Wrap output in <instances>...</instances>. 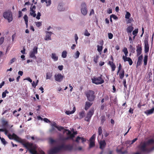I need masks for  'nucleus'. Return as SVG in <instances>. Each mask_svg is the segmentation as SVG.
<instances>
[{
  "mask_svg": "<svg viewBox=\"0 0 154 154\" xmlns=\"http://www.w3.org/2000/svg\"><path fill=\"white\" fill-rule=\"evenodd\" d=\"M73 146L70 144H64L51 149L48 152V154H56L65 151H70L72 150Z\"/></svg>",
  "mask_w": 154,
  "mask_h": 154,
  "instance_id": "obj_1",
  "label": "nucleus"
},
{
  "mask_svg": "<svg viewBox=\"0 0 154 154\" xmlns=\"http://www.w3.org/2000/svg\"><path fill=\"white\" fill-rule=\"evenodd\" d=\"M154 143V140L152 139H150L146 141L143 142V143L140 146V149L143 151L150 152L154 149V147H150L148 146Z\"/></svg>",
  "mask_w": 154,
  "mask_h": 154,
  "instance_id": "obj_2",
  "label": "nucleus"
},
{
  "mask_svg": "<svg viewBox=\"0 0 154 154\" xmlns=\"http://www.w3.org/2000/svg\"><path fill=\"white\" fill-rule=\"evenodd\" d=\"M22 144L28 149L32 154H38L36 150V147L33 145L32 143L28 142H26V140L25 139Z\"/></svg>",
  "mask_w": 154,
  "mask_h": 154,
  "instance_id": "obj_3",
  "label": "nucleus"
},
{
  "mask_svg": "<svg viewBox=\"0 0 154 154\" xmlns=\"http://www.w3.org/2000/svg\"><path fill=\"white\" fill-rule=\"evenodd\" d=\"M94 93L93 91L91 90H88L85 93V94L88 100L92 102L94 100L95 98Z\"/></svg>",
  "mask_w": 154,
  "mask_h": 154,
  "instance_id": "obj_4",
  "label": "nucleus"
},
{
  "mask_svg": "<svg viewBox=\"0 0 154 154\" xmlns=\"http://www.w3.org/2000/svg\"><path fill=\"white\" fill-rule=\"evenodd\" d=\"M8 136L10 139H14L15 141L20 143L21 144L25 140L24 139H22L14 133L12 134V135L9 134L8 135Z\"/></svg>",
  "mask_w": 154,
  "mask_h": 154,
  "instance_id": "obj_5",
  "label": "nucleus"
},
{
  "mask_svg": "<svg viewBox=\"0 0 154 154\" xmlns=\"http://www.w3.org/2000/svg\"><path fill=\"white\" fill-rule=\"evenodd\" d=\"M3 17L8 20L9 23L12 21L13 20L12 14L10 11H8L4 12L3 14Z\"/></svg>",
  "mask_w": 154,
  "mask_h": 154,
  "instance_id": "obj_6",
  "label": "nucleus"
},
{
  "mask_svg": "<svg viewBox=\"0 0 154 154\" xmlns=\"http://www.w3.org/2000/svg\"><path fill=\"white\" fill-rule=\"evenodd\" d=\"M102 75H101L100 77L97 78H94L92 79V82L93 83L97 85L101 84L104 83V81L102 79Z\"/></svg>",
  "mask_w": 154,
  "mask_h": 154,
  "instance_id": "obj_7",
  "label": "nucleus"
},
{
  "mask_svg": "<svg viewBox=\"0 0 154 154\" xmlns=\"http://www.w3.org/2000/svg\"><path fill=\"white\" fill-rule=\"evenodd\" d=\"M94 108L91 109L89 112H88L86 116L85 119V120L88 122L89 121L92 116L94 114Z\"/></svg>",
  "mask_w": 154,
  "mask_h": 154,
  "instance_id": "obj_8",
  "label": "nucleus"
},
{
  "mask_svg": "<svg viewBox=\"0 0 154 154\" xmlns=\"http://www.w3.org/2000/svg\"><path fill=\"white\" fill-rule=\"evenodd\" d=\"M55 80L58 82H60L63 81L64 78L63 75H62L60 73L56 74L54 76Z\"/></svg>",
  "mask_w": 154,
  "mask_h": 154,
  "instance_id": "obj_9",
  "label": "nucleus"
},
{
  "mask_svg": "<svg viewBox=\"0 0 154 154\" xmlns=\"http://www.w3.org/2000/svg\"><path fill=\"white\" fill-rule=\"evenodd\" d=\"M82 8L81 11L84 15H86L87 13L86 5L85 3H83L81 4Z\"/></svg>",
  "mask_w": 154,
  "mask_h": 154,
  "instance_id": "obj_10",
  "label": "nucleus"
},
{
  "mask_svg": "<svg viewBox=\"0 0 154 154\" xmlns=\"http://www.w3.org/2000/svg\"><path fill=\"white\" fill-rule=\"evenodd\" d=\"M38 48L37 47H35L32 51H31L30 52L29 57L31 58L35 56V54H37Z\"/></svg>",
  "mask_w": 154,
  "mask_h": 154,
  "instance_id": "obj_11",
  "label": "nucleus"
},
{
  "mask_svg": "<svg viewBox=\"0 0 154 154\" xmlns=\"http://www.w3.org/2000/svg\"><path fill=\"white\" fill-rule=\"evenodd\" d=\"M122 58L125 62L128 61L129 64L130 65H132L133 63V61L131 59L130 57H127L126 56H125L123 55L122 57Z\"/></svg>",
  "mask_w": 154,
  "mask_h": 154,
  "instance_id": "obj_12",
  "label": "nucleus"
},
{
  "mask_svg": "<svg viewBox=\"0 0 154 154\" xmlns=\"http://www.w3.org/2000/svg\"><path fill=\"white\" fill-rule=\"evenodd\" d=\"M144 51L146 53L148 52L149 51V45L148 42L147 40H144Z\"/></svg>",
  "mask_w": 154,
  "mask_h": 154,
  "instance_id": "obj_13",
  "label": "nucleus"
},
{
  "mask_svg": "<svg viewBox=\"0 0 154 154\" xmlns=\"http://www.w3.org/2000/svg\"><path fill=\"white\" fill-rule=\"evenodd\" d=\"M46 35L45 38V40L46 41H48L51 40V36L52 33L51 32H46Z\"/></svg>",
  "mask_w": 154,
  "mask_h": 154,
  "instance_id": "obj_14",
  "label": "nucleus"
},
{
  "mask_svg": "<svg viewBox=\"0 0 154 154\" xmlns=\"http://www.w3.org/2000/svg\"><path fill=\"white\" fill-rule=\"evenodd\" d=\"M143 143V142H141L140 145H138V149L140 151V152H137L136 153H135L134 154H142L143 153L145 154H148L150 152H147L146 151H143L142 150L140 149V146Z\"/></svg>",
  "mask_w": 154,
  "mask_h": 154,
  "instance_id": "obj_15",
  "label": "nucleus"
},
{
  "mask_svg": "<svg viewBox=\"0 0 154 154\" xmlns=\"http://www.w3.org/2000/svg\"><path fill=\"white\" fill-rule=\"evenodd\" d=\"M93 103H91L88 101H86L85 103V109L87 110L92 105Z\"/></svg>",
  "mask_w": 154,
  "mask_h": 154,
  "instance_id": "obj_16",
  "label": "nucleus"
},
{
  "mask_svg": "<svg viewBox=\"0 0 154 154\" xmlns=\"http://www.w3.org/2000/svg\"><path fill=\"white\" fill-rule=\"evenodd\" d=\"M100 149H103L105 147L106 143L105 140H101L100 142Z\"/></svg>",
  "mask_w": 154,
  "mask_h": 154,
  "instance_id": "obj_17",
  "label": "nucleus"
},
{
  "mask_svg": "<svg viewBox=\"0 0 154 154\" xmlns=\"http://www.w3.org/2000/svg\"><path fill=\"white\" fill-rule=\"evenodd\" d=\"M143 59V56L142 55L140 56L138 59V60L137 63V67L140 66L141 64V62Z\"/></svg>",
  "mask_w": 154,
  "mask_h": 154,
  "instance_id": "obj_18",
  "label": "nucleus"
},
{
  "mask_svg": "<svg viewBox=\"0 0 154 154\" xmlns=\"http://www.w3.org/2000/svg\"><path fill=\"white\" fill-rule=\"evenodd\" d=\"M136 51L137 52V56H139L142 53V48L141 47H140L139 46H137Z\"/></svg>",
  "mask_w": 154,
  "mask_h": 154,
  "instance_id": "obj_19",
  "label": "nucleus"
},
{
  "mask_svg": "<svg viewBox=\"0 0 154 154\" xmlns=\"http://www.w3.org/2000/svg\"><path fill=\"white\" fill-rule=\"evenodd\" d=\"M154 111V107H152L151 109L149 110H147L144 112L147 115H148L153 113Z\"/></svg>",
  "mask_w": 154,
  "mask_h": 154,
  "instance_id": "obj_20",
  "label": "nucleus"
},
{
  "mask_svg": "<svg viewBox=\"0 0 154 154\" xmlns=\"http://www.w3.org/2000/svg\"><path fill=\"white\" fill-rule=\"evenodd\" d=\"M108 63L112 69V71H114L115 69L116 66L115 65L114 63L113 62L109 61V62Z\"/></svg>",
  "mask_w": 154,
  "mask_h": 154,
  "instance_id": "obj_21",
  "label": "nucleus"
},
{
  "mask_svg": "<svg viewBox=\"0 0 154 154\" xmlns=\"http://www.w3.org/2000/svg\"><path fill=\"white\" fill-rule=\"evenodd\" d=\"M30 14L31 16H32L33 17H35L36 16V14L35 13V10L31 8H30Z\"/></svg>",
  "mask_w": 154,
  "mask_h": 154,
  "instance_id": "obj_22",
  "label": "nucleus"
},
{
  "mask_svg": "<svg viewBox=\"0 0 154 154\" xmlns=\"http://www.w3.org/2000/svg\"><path fill=\"white\" fill-rule=\"evenodd\" d=\"M48 142L49 143L50 145H53L56 142V140L53 139L51 137H50L48 138Z\"/></svg>",
  "mask_w": 154,
  "mask_h": 154,
  "instance_id": "obj_23",
  "label": "nucleus"
},
{
  "mask_svg": "<svg viewBox=\"0 0 154 154\" xmlns=\"http://www.w3.org/2000/svg\"><path fill=\"white\" fill-rule=\"evenodd\" d=\"M76 110V108L75 106H74V107L73 108V109L71 111H66L65 113L67 115H69L70 114L73 113Z\"/></svg>",
  "mask_w": 154,
  "mask_h": 154,
  "instance_id": "obj_24",
  "label": "nucleus"
},
{
  "mask_svg": "<svg viewBox=\"0 0 154 154\" xmlns=\"http://www.w3.org/2000/svg\"><path fill=\"white\" fill-rule=\"evenodd\" d=\"M57 8L60 11H63L65 10V8L63 7L62 4L60 3L58 5Z\"/></svg>",
  "mask_w": 154,
  "mask_h": 154,
  "instance_id": "obj_25",
  "label": "nucleus"
},
{
  "mask_svg": "<svg viewBox=\"0 0 154 154\" xmlns=\"http://www.w3.org/2000/svg\"><path fill=\"white\" fill-rule=\"evenodd\" d=\"M101 124L103 125L104 122L106 121V116L104 115H102L100 117Z\"/></svg>",
  "mask_w": 154,
  "mask_h": 154,
  "instance_id": "obj_26",
  "label": "nucleus"
},
{
  "mask_svg": "<svg viewBox=\"0 0 154 154\" xmlns=\"http://www.w3.org/2000/svg\"><path fill=\"white\" fill-rule=\"evenodd\" d=\"M134 29V27L132 26H129L128 27L127 29V31L128 33H131Z\"/></svg>",
  "mask_w": 154,
  "mask_h": 154,
  "instance_id": "obj_27",
  "label": "nucleus"
},
{
  "mask_svg": "<svg viewBox=\"0 0 154 154\" xmlns=\"http://www.w3.org/2000/svg\"><path fill=\"white\" fill-rule=\"evenodd\" d=\"M103 41L102 42L100 43V44L101 45V46H100L99 45H97V51L100 52H101L102 50L103 49Z\"/></svg>",
  "mask_w": 154,
  "mask_h": 154,
  "instance_id": "obj_28",
  "label": "nucleus"
},
{
  "mask_svg": "<svg viewBox=\"0 0 154 154\" xmlns=\"http://www.w3.org/2000/svg\"><path fill=\"white\" fill-rule=\"evenodd\" d=\"M52 72H48L46 73V79H50L52 76Z\"/></svg>",
  "mask_w": 154,
  "mask_h": 154,
  "instance_id": "obj_29",
  "label": "nucleus"
},
{
  "mask_svg": "<svg viewBox=\"0 0 154 154\" xmlns=\"http://www.w3.org/2000/svg\"><path fill=\"white\" fill-rule=\"evenodd\" d=\"M119 76L120 79H122L124 76V71L122 69L119 73Z\"/></svg>",
  "mask_w": 154,
  "mask_h": 154,
  "instance_id": "obj_30",
  "label": "nucleus"
},
{
  "mask_svg": "<svg viewBox=\"0 0 154 154\" xmlns=\"http://www.w3.org/2000/svg\"><path fill=\"white\" fill-rule=\"evenodd\" d=\"M85 111H83L80 112H79V119H82L85 116Z\"/></svg>",
  "mask_w": 154,
  "mask_h": 154,
  "instance_id": "obj_31",
  "label": "nucleus"
},
{
  "mask_svg": "<svg viewBox=\"0 0 154 154\" xmlns=\"http://www.w3.org/2000/svg\"><path fill=\"white\" fill-rule=\"evenodd\" d=\"M51 57L55 61H57L58 59V57L56 56L55 54L52 53V54Z\"/></svg>",
  "mask_w": 154,
  "mask_h": 154,
  "instance_id": "obj_32",
  "label": "nucleus"
},
{
  "mask_svg": "<svg viewBox=\"0 0 154 154\" xmlns=\"http://www.w3.org/2000/svg\"><path fill=\"white\" fill-rule=\"evenodd\" d=\"M98 135L99 136H101L102 137H103V135L102 134V129L101 127H100L98 129Z\"/></svg>",
  "mask_w": 154,
  "mask_h": 154,
  "instance_id": "obj_33",
  "label": "nucleus"
},
{
  "mask_svg": "<svg viewBox=\"0 0 154 154\" xmlns=\"http://www.w3.org/2000/svg\"><path fill=\"white\" fill-rule=\"evenodd\" d=\"M90 143L89 148H91L94 147L95 145V142L94 141H89Z\"/></svg>",
  "mask_w": 154,
  "mask_h": 154,
  "instance_id": "obj_34",
  "label": "nucleus"
},
{
  "mask_svg": "<svg viewBox=\"0 0 154 154\" xmlns=\"http://www.w3.org/2000/svg\"><path fill=\"white\" fill-rule=\"evenodd\" d=\"M99 57L98 55H96L94 57V61L95 63H97L98 62Z\"/></svg>",
  "mask_w": 154,
  "mask_h": 154,
  "instance_id": "obj_35",
  "label": "nucleus"
},
{
  "mask_svg": "<svg viewBox=\"0 0 154 154\" xmlns=\"http://www.w3.org/2000/svg\"><path fill=\"white\" fill-rule=\"evenodd\" d=\"M137 140V138H135L132 140L131 141H127V143H129L130 144H133L134 142H135Z\"/></svg>",
  "mask_w": 154,
  "mask_h": 154,
  "instance_id": "obj_36",
  "label": "nucleus"
},
{
  "mask_svg": "<svg viewBox=\"0 0 154 154\" xmlns=\"http://www.w3.org/2000/svg\"><path fill=\"white\" fill-rule=\"evenodd\" d=\"M67 52L66 51H63L62 54V57L63 58H65L67 56Z\"/></svg>",
  "mask_w": 154,
  "mask_h": 154,
  "instance_id": "obj_37",
  "label": "nucleus"
},
{
  "mask_svg": "<svg viewBox=\"0 0 154 154\" xmlns=\"http://www.w3.org/2000/svg\"><path fill=\"white\" fill-rule=\"evenodd\" d=\"M2 123L3 126L4 127L8 125V122L5 120H3L2 121Z\"/></svg>",
  "mask_w": 154,
  "mask_h": 154,
  "instance_id": "obj_38",
  "label": "nucleus"
},
{
  "mask_svg": "<svg viewBox=\"0 0 154 154\" xmlns=\"http://www.w3.org/2000/svg\"><path fill=\"white\" fill-rule=\"evenodd\" d=\"M131 16V14L128 12L127 11L125 15V18L126 19H128L130 18Z\"/></svg>",
  "mask_w": 154,
  "mask_h": 154,
  "instance_id": "obj_39",
  "label": "nucleus"
},
{
  "mask_svg": "<svg viewBox=\"0 0 154 154\" xmlns=\"http://www.w3.org/2000/svg\"><path fill=\"white\" fill-rule=\"evenodd\" d=\"M9 93L8 91L7 90H5L4 92H3L2 93V97L4 98L6 96V94H8Z\"/></svg>",
  "mask_w": 154,
  "mask_h": 154,
  "instance_id": "obj_40",
  "label": "nucleus"
},
{
  "mask_svg": "<svg viewBox=\"0 0 154 154\" xmlns=\"http://www.w3.org/2000/svg\"><path fill=\"white\" fill-rule=\"evenodd\" d=\"M0 131H1L2 132H4L5 135H7L8 133V131L5 128H0Z\"/></svg>",
  "mask_w": 154,
  "mask_h": 154,
  "instance_id": "obj_41",
  "label": "nucleus"
},
{
  "mask_svg": "<svg viewBox=\"0 0 154 154\" xmlns=\"http://www.w3.org/2000/svg\"><path fill=\"white\" fill-rule=\"evenodd\" d=\"M96 135L94 134L89 139V141H94L95 139Z\"/></svg>",
  "mask_w": 154,
  "mask_h": 154,
  "instance_id": "obj_42",
  "label": "nucleus"
},
{
  "mask_svg": "<svg viewBox=\"0 0 154 154\" xmlns=\"http://www.w3.org/2000/svg\"><path fill=\"white\" fill-rule=\"evenodd\" d=\"M138 32V29H135L132 32V34L133 35L135 36H136L137 35V34Z\"/></svg>",
  "mask_w": 154,
  "mask_h": 154,
  "instance_id": "obj_43",
  "label": "nucleus"
},
{
  "mask_svg": "<svg viewBox=\"0 0 154 154\" xmlns=\"http://www.w3.org/2000/svg\"><path fill=\"white\" fill-rule=\"evenodd\" d=\"M84 35L86 36H89L90 35V34L89 32H88V30L87 29H86L84 32Z\"/></svg>",
  "mask_w": 154,
  "mask_h": 154,
  "instance_id": "obj_44",
  "label": "nucleus"
},
{
  "mask_svg": "<svg viewBox=\"0 0 154 154\" xmlns=\"http://www.w3.org/2000/svg\"><path fill=\"white\" fill-rule=\"evenodd\" d=\"M116 152H117V153H120L121 154H124L125 153V151L122 152V149H117Z\"/></svg>",
  "mask_w": 154,
  "mask_h": 154,
  "instance_id": "obj_45",
  "label": "nucleus"
},
{
  "mask_svg": "<svg viewBox=\"0 0 154 154\" xmlns=\"http://www.w3.org/2000/svg\"><path fill=\"white\" fill-rule=\"evenodd\" d=\"M80 55V53L78 51H77L76 52L75 54V58H78L79 56V55Z\"/></svg>",
  "mask_w": 154,
  "mask_h": 154,
  "instance_id": "obj_46",
  "label": "nucleus"
},
{
  "mask_svg": "<svg viewBox=\"0 0 154 154\" xmlns=\"http://www.w3.org/2000/svg\"><path fill=\"white\" fill-rule=\"evenodd\" d=\"M25 23H28V17L26 15H25L23 17Z\"/></svg>",
  "mask_w": 154,
  "mask_h": 154,
  "instance_id": "obj_47",
  "label": "nucleus"
},
{
  "mask_svg": "<svg viewBox=\"0 0 154 154\" xmlns=\"http://www.w3.org/2000/svg\"><path fill=\"white\" fill-rule=\"evenodd\" d=\"M35 24L36 26L38 27H40L42 25L41 22H36Z\"/></svg>",
  "mask_w": 154,
  "mask_h": 154,
  "instance_id": "obj_48",
  "label": "nucleus"
},
{
  "mask_svg": "<svg viewBox=\"0 0 154 154\" xmlns=\"http://www.w3.org/2000/svg\"><path fill=\"white\" fill-rule=\"evenodd\" d=\"M4 40V38L1 37L0 38V45H1L3 43Z\"/></svg>",
  "mask_w": 154,
  "mask_h": 154,
  "instance_id": "obj_49",
  "label": "nucleus"
},
{
  "mask_svg": "<svg viewBox=\"0 0 154 154\" xmlns=\"http://www.w3.org/2000/svg\"><path fill=\"white\" fill-rule=\"evenodd\" d=\"M122 66L120 63L119 64V67H118V70L117 72V74H118V73L122 69Z\"/></svg>",
  "mask_w": 154,
  "mask_h": 154,
  "instance_id": "obj_50",
  "label": "nucleus"
},
{
  "mask_svg": "<svg viewBox=\"0 0 154 154\" xmlns=\"http://www.w3.org/2000/svg\"><path fill=\"white\" fill-rule=\"evenodd\" d=\"M56 128L59 131H61V130H63L64 129V128L61 126H57Z\"/></svg>",
  "mask_w": 154,
  "mask_h": 154,
  "instance_id": "obj_51",
  "label": "nucleus"
},
{
  "mask_svg": "<svg viewBox=\"0 0 154 154\" xmlns=\"http://www.w3.org/2000/svg\"><path fill=\"white\" fill-rule=\"evenodd\" d=\"M110 17L113 18L115 20L118 19V17L116 16L113 14H112L110 16Z\"/></svg>",
  "mask_w": 154,
  "mask_h": 154,
  "instance_id": "obj_52",
  "label": "nucleus"
},
{
  "mask_svg": "<svg viewBox=\"0 0 154 154\" xmlns=\"http://www.w3.org/2000/svg\"><path fill=\"white\" fill-rule=\"evenodd\" d=\"M108 38L109 39H111L113 38V34L111 33H108Z\"/></svg>",
  "mask_w": 154,
  "mask_h": 154,
  "instance_id": "obj_53",
  "label": "nucleus"
},
{
  "mask_svg": "<svg viewBox=\"0 0 154 154\" xmlns=\"http://www.w3.org/2000/svg\"><path fill=\"white\" fill-rule=\"evenodd\" d=\"M16 60V59L15 58H13L12 59L10 60V64H11L13 63V62H15Z\"/></svg>",
  "mask_w": 154,
  "mask_h": 154,
  "instance_id": "obj_54",
  "label": "nucleus"
},
{
  "mask_svg": "<svg viewBox=\"0 0 154 154\" xmlns=\"http://www.w3.org/2000/svg\"><path fill=\"white\" fill-rule=\"evenodd\" d=\"M41 16V13L39 12H38L37 13V15L36 17V18L37 19H38V20L40 18V17Z\"/></svg>",
  "mask_w": 154,
  "mask_h": 154,
  "instance_id": "obj_55",
  "label": "nucleus"
},
{
  "mask_svg": "<svg viewBox=\"0 0 154 154\" xmlns=\"http://www.w3.org/2000/svg\"><path fill=\"white\" fill-rule=\"evenodd\" d=\"M80 139V140L83 143L85 142L86 141V139L85 138H84L83 137H81Z\"/></svg>",
  "mask_w": 154,
  "mask_h": 154,
  "instance_id": "obj_56",
  "label": "nucleus"
},
{
  "mask_svg": "<svg viewBox=\"0 0 154 154\" xmlns=\"http://www.w3.org/2000/svg\"><path fill=\"white\" fill-rule=\"evenodd\" d=\"M1 141L3 144L5 145L6 144V142L4 138H3L2 139Z\"/></svg>",
  "mask_w": 154,
  "mask_h": 154,
  "instance_id": "obj_57",
  "label": "nucleus"
},
{
  "mask_svg": "<svg viewBox=\"0 0 154 154\" xmlns=\"http://www.w3.org/2000/svg\"><path fill=\"white\" fill-rule=\"evenodd\" d=\"M80 138L81 137L79 136L77 137L75 140V142L78 143H79V140H81Z\"/></svg>",
  "mask_w": 154,
  "mask_h": 154,
  "instance_id": "obj_58",
  "label": "nucleus"
},
{
  "mask_svg": "<svg viewBox=\"0 0 154 154\" xmlns=\"http://www.w3.org/2000/svg\"><path fill=\"white\" fill-rule=\"evenodd\" d=\"M78 37L76 34L75 35V40L76 44H77V40L78 39Z\"/></svg>",
  "mask_w": 154,
  "mask_h": 154,
  "instance_id": "obj_59",
  "label": "nucleus"
},
{
  "mask_svg": "<svg viewBox=\"0 0 154 154\" xmlns=\"http://www.w3.org/2000/svg\"><path fill=\"white\" fill-rule=\"evenodd\" d=\"M51 125L52 126L56 128H57V125L56 123L55 122H53L52 124Z\"/></svg>",
  "mask_w": 154,
  "mask_h": 154,
  "instance_id": "obj_60",
  "label": "nucleus"
},
{
  "mask_svg": "<svg viewBox=\"0 0 154 154\" xmlns=\"http://www.w3.org/2000/svg\"><path fill=\"white\" fill-rule=\"evenodd\" d=\"M58 68L59 70L61 71L63 69V65L59 66H58Z\"/></svg>",
  "mask_w": 154,
  "mask_h": 154,
  "instance_id": "obj_61",
  "label": "nucleus"
},
{
  "mask_svg": "<svg viewBox=\"0 0 154 154\" xmlns=\"http://www.w3.org/2000/svg\"><path fill=\"white\" fill-rule=\"evenodd\" d=\"M123 51L124 52V53H128L127 49L125 47L123 48Z\"/></svg>",
  "mask_w": 154,
  "mask_h": 154,
  "instance_id": "obj_62",
  "label": "nucleus"
},
{
  "mask_svg": "<svg viewBox=\"0 0 154 154\" xmlns=\"http://www.w3.org/2000/svg\"><path fill=\"white\" fill-rule=\"evenodd\" d=\"M37 85V84H35L34 81H33L32 83V87L35 88L36 86Z\"/></svg>",
  "mask_w": 154,
  "mask_h": 154,
  "instance_id": "obj_63",
  "label": "nucleus"
},
{
  "mask_svg": "<svg viewBox=\"0 0 154 154\" xmlns=\"http://www.w3.org/2000/svg\"><path fill=\"white\" fill-rule=\"evenodd\" d=\"M112 10L111 9L109 8L107 11V12L109 14L112 13Z\"/></svg>",
  "mask_w": 154,
  "mask_h": 154,
  "instance_id": "obj_64",
  "label": "nucleus"
}]
</instances>
